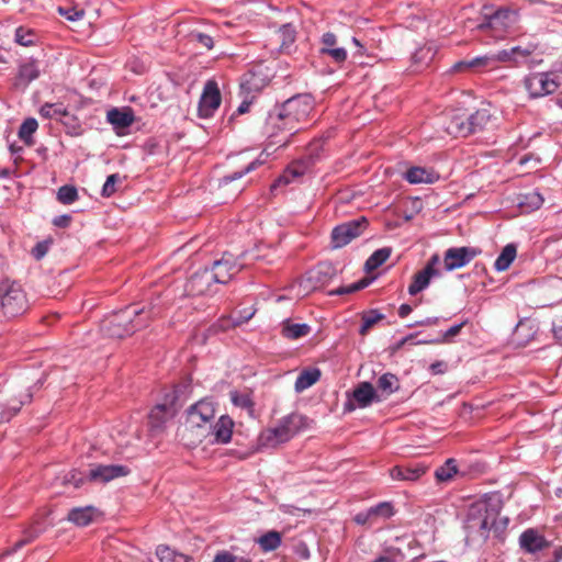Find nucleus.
<instances>
[{
	"label": "nucleus",
	"instance_id": "obj_1",
	"mask_svg": "<svg viewBox=\"0 0 562 562\" xmlns=\"http://www.w3.org/2000/svg\"><path fill=\"white\" fill-rule=\"evenodd\" d=\"M153 315V308L145 310L135 305L127 306L104 318L101 324V330L110 338L122 339L147 327Z\"/></svg>",
	"mask_w": 562,
	"mask_h": 562
},
{
	"label": "nucleus",
	"instance_id": "obj_2",
	"mask_svg": "<svg viewBox=\"0 0 562 562\" xmlns=\"http://www.w3.org/2000/svg\"><path fill=\"white\" fill-rule=\"evenodd\" d=\"M314 109V100L310 94H299L284 101L282 104L272 109L270 125L273 127L274 122L285 120V125L290 130L299 132L302 124L308 121L310 114Z\"/></svg>",
	"mask_w": 562,
	"mask_h": 562
},
{
	"label": "nucleus",
	"instance_id": "obj_3",
	"mask_svg": "<svg viewBox=\"0 0 562 562\" xmlns=\"http://www.w3.org/2000/svg\"><path fill=\"white\" fill-rule=\"evenodd\" d=\"M215 416L213 402L201 400L190 406L187 412V419L182 427V438L186 439L190 434V445H196L203 441L211 431L212 419Z\"/></svg>",
	"mask_w": 562,
	"mask_h": 562
},
{
	"label": "nucleus",
	"instance_id": "obj_4",
	"mask_svg": "<svg viewBox=\"0 0 562 562\" xmlns=\"http://www.w3.org/2000/svg\"><path fill=\"white\" fill-rule=\"evenodd\" d=\"M497 515L494 509H488L485 504L474 506L469 513L467 529L471 535L486 539L491 530L502 531L508 524V518L497 519Z\"/></svg>",
	"mask_w": 562,
	"mask_h": 562
},
{
	"label": "nucleus",
	"instance_id": "obj_5",
	"mask_svg": "<svg viewBox=\"0 0 562 562\" xmlns=\"http://www.w3.org/2000/svg\"><path fill=\"white\" fill-rule=\"evenodd\" d=\"M305 422L306 418L301 414L292 413L284 416L276 427L266 429L260 434V445L274 448L281 443L288 442L305 427Z\"/></svg>",
	"mask_w": 562,
	"mask_h": 562
},
{
	"label": "nucleus",
	"instance_id": "obj_6",
	"mask_svg": "<svg viewBox=\"0 0 562 562\" xmlns=\"http://www.w3.org/2000/svg\"><path fill=\"white\" fill-rule=\"evenodd\" d=\"M30 308V300L23 286L13 280L0 282V311L5 317L23 315Z\"/></svg>",
	"mask_w": 562,
	"mask_h": 562
},
{
	"label": "nucleus",
	"instance_id": "obj_7",
	"mask_svg": "<svg viewBox=\"0 0 562 562\" xmlns=\"http://www.w3.org/2000/svg\"><path fill=\"white\" fill-rule=\"evenodd\" d=\"M483 15V22L479 23L475 29L488 31L494 38H503L506 33L514 29L519 20L518 12L507 8L491 12L490 7H484Z\"/></svg>",
	"mask_w": 562,
	"mask_h": 562
},
{
	"label": "nucleus",
	"instance_id": "obj_8",
	"mask_svg": "<svg viewBox=\"0 0 562 562\" xmlns=\"http://www.w3.org/2000/svg\"><path fill=\"white\" fill-rule=\"evenodd\" d=\"M553 72H536L525 79V88L531 98H540L553 93L560 86Z\"/></svg>",
	"mask_w": 562,
	"mask_h": 562
},
{
	"label": "nucleus",
	"instance_id": "obj_9",
	"mask_svg": "<svg viewBox=\"0 0 562 562\" xmlns=\"http://www.w3.org/2000/svg\"><path fill=\"white\" fill-rule=\"evenodd\" d=\"M380 398L373 385L370 382H360L351 393L347 395V401L344 404V411L351 413L357 408H366L373 402H379Z\"/></svg>",
	"mask_w": 562,
	"mask_h": 562
},
{
	"label": "nucleus",
	"instance_id": "obj_10",
	"mask_svg": "<svg viewBox=\"0 0 562 562\" xmlns=\"http://www.w3.org/2000/svg\"><path fill=\"white\" fill-rule=\"evenodd\" d=\"M367 225L364 217L349 221L336 226L331 232V243L334 248H341L349 244L353 238L361 235Z\"/></svg>",
	"mask_w": 562,
	"mask_h": 562
},
{
	"label": "nucleus",
	"instance_id": "obj_11",
	"mask_svg": "<svg viewBox=\"0 0 562 562\" xmlns=\"http://www.w3.org/2000/svg\"><path fill=\"white\" fill-rule=\"evenodd\" d=\"M480 250L473 247H453L446 250L443 256L445 269L452 271L464 267L473 260Z\"/></svg>",
	"mask_w": 562,
	"mask_h": 562
},
{
	"label": "nucleus",
	"instance_id": "obj_12",
	"mask_svg": "<svg viewBox=\"0 0 562 562\" xmlns=\"http://www.w3.org/2000/svg\"><path fill=\"white\" fill-rule=\"evenodd\" d=\"M221 104V93L215 81H207L199 102L200 117L207 119Z\"/></svg>",
	"mask_w": 562,
	"mask_h": 562
},
{
	"label": "nucleus",
	"instance_id": "obj_13",
	"mask_svg": "<svg viewBox=\"0 0 562 562\" xmlns=\"http://www.w3.org/2000/svg\"><path fill=\"white\" fill-rule=\"evenodd\" d=\"M131 470L122 464H98L90 469L88 479L92 482L108 483L112 480L126 476Z\"/></svg>",
	"mask_w": 562,
	"mask_h": 562
},
{
	"label": "nucleus",
	"instance_id": "obj_14",
	"mask_svg": "<svg viewBox=\"0 0 562 562\" xmlns=\"http://www.w3.org/2000/svg\"><path fill=\"white\" fill-rule=\"evenodd\" d=\"M272 116V110L269 111L268 116L266 119L263 132L266 136L271 139L272 144H279V146H285L290 137L293 136L296 132L295 130H290L288 125H285V120H279L274 122L273 127L270 125V120Z\"/></svg>",
	"mask_w": 562,
	"mask_h": 562
},
{
	"label": "nucleus",
	"instance_id": "obj_15",
	"mask_svg": "<svg viewBox=\"0 0 562 562\" xmlns=\"http://www.w3.org/2000/svg\"><path fill=\"white\" fill-rule=\"evenodd\" d=\"M222 277L221 273L212 274L210 269H203L193 273L186 284V290L191 295H203L210 292V286L215 283L214 278Z\"/></svg>",
	"mask_w": 562,
	"mask_h": 562
},
{
	"label": "nucleus",
	"instance_id": "obj_16",
	"mask_svg": "<svg viewBox=\"0 0 562 562\" xmlns=\"http://www.w3.org/2000/svg\"><path fill=\"white\" fill-rule=\"evenodd\" d=\"M243 268V265L237 262L236 259H234L231 255H224L222 259L216 260L213 263L212 274L221 273L222 277L214 278L215 283H227L233 276L238 273Z\"/></svg>",
	"mask_w": 562,
	"mask_h": 562
},
{
	"label": "nucleus",
	"instance_id": "obj_17",
	"mask_svg": "<svg viewBox=\"0 0 562 562\" xmlns=\"http://www.w3.org/2000/svg\"><path fill=\"white\" fill-rule=\"evenodd\" d=\"M445 128L449 135L454 137H468L472 135L469 116L463 112L449 113Z\"/></svg>",
	"mask_w": 562,
	"mask_h": 562
},
{
	"label": "nucleus",
	"instance_id": "obj_18",
	"mask_svg": "<svg viewBox=\"0 0 562 562\" xmlns=\"http://www.w3.org/2000/svg\"><path fill=\"white\" fill-rule=\"evenodd\" d=\"M427 471V467L419 462L395 465L390 470V476L396 481L415 482Z\"/></svg>",
	"mask_w": 562,
	"mask_h": 562
},
{
	"label": "nucleus",
	"instance_id": "obj_19",
	"mask_svg": "<svg viewBox=\"0 0 562 562\" xmlns=\"http://www.w3.org/2000/svg\"><path fill=\"white\" fill-rule=\"evenodd\" d=\"M40 75L41 70L35 60L25 61L20 65L13 86L15 89L24 91Z\"/></svg>",
	"mask_w": 562,
	"mask_h": 562
},
{
	"label": "nucleus",
	"instance_id": "obj_20",
	"mask_svg": "<svg viewBox=\"0 0 562 562\" xmlns=\"http://www.w3.org/2000/svg\"><path fill=\"white\" fill-rule=\"evenodd\" d=\"M312 165V160L308 159H301L292 162L284 172L279 177L277 182L272 186V188L281 184H288L294 181L295 179L301 178L304 176L310 167Z\"/></svg>",
	"mask_w": 562,
	"mask_h": 562
},
{
	"label": "nucleus",
	"instance_id": "obj_21",
	"mask_svg": "<svg viewBox=\"0 0 562 562\" xmlns=\"http://www.w3.org/2000/svg\"><path fill=\"white\" fill-rule=\"evenodd\" d=\"M234 422L228 415H222L216 424L211 425L209 435L214 436V442L227 443L232 439Z\"/></svg>",
	"mask_w": 562,
	"mask_h": 562
},
{
	"label": "nucleus",
	"instance_id": "obj_22",
	"mask_svg": "<svg viewBox=\"0 0 562 562\" xmlns=\"http://www.w3.org/2000/svg\"><path fill=\"white\" fill-rule=\"evenodd\" d=\"M520 547L529 552L536 553L548 546V541L535 529H527L519 537Z\"/></svg>",
	"mask_w": 562,
	"mask_h": 562
},
{
	"label": "nucleus",
	"instance_id": "obj_23",
	"mask_svg": "<svg viewBox=\"0 0 562 562\" xmlns=\"http://www.w3.org/2000/svg\"><path fill=\"white\" fill-rule=\"evenodd\" d=\"M175 413L176 408L172 403L157 404L148 415L151 428L160 429L164 424L175 415Z\"/></svg>",
	"mask_w": 562,
	"mask_h": 562
},
{
	"label": "nucleus",
	"instance_id": "obj_24",
	"mask_svg": "<svg viewBox=\"0 0 562 562\" xmlns=\"http://www.w3.org/2000/svg\"><path fill=\"white\" fill-rule=\"evenodd\" d=\"M337 274L336 267L330 262H321L310 271L308 279L315 286H323L329 283Z\"/></svg>",
	"mask_w": 562,
	"mask_h": 562
},
{
	"label": "nucleus",
	"instance_id": "obj_25",
	"mask_svg": "<svg viewBox=\"0 0 562 562\" xmlns=\"http://www.w3.org/2000/svg\"><path fill=\"white\" fill-rule=\"evenodd\" d=\"M106 119L115 128H126L134 123V113L130 108H114L108 111Z\"/></svg>",
	"mask_w": 562,
	"mask_h": 562
},
{
	"label": "nucleus",
	"instance_id": "obj_26",
	"mask_svg": "<svg viewBox=\"0 0 562 562\" xmlns=\"http://www.w3.org/2000/svg\"><path fill=\"white\" fill-rule=\"evenodd\" d=\"M404 178L412 184L434 183L438 179V175L424 167H411L405 172Z\"/></svg>",
	"mask_w": 562,
	"mask_h": 562
},
{
	"label": "nucleus",
	"instance_id": "obj_27",
	"mask_svg": "<svg viewBox=\"0 0 562 562\" xmlns=\"http://www.w3.org/2000/svg\"><path fill=\"white\" fill-rule=\"evenodd\" d=\"M31 398L32 395L26 393L20 400L13 398L7 404L0 402V424L9 422Z\"/></svg>",
	"mask_w": 562,
	"mask_h": 562
},
{
	"label": "nucleus",
	"instance_id": "obj_28",
	"mask_svg": "<svg viewBox=\"0 0 562 562\" xmlns=\"http://www.w3.org/2000/svg\"><path fill=\"white\" fill-rule=\"evenodd\" d=\"M321 378V371L317 368H312L307 370H303L299 376L296 378L294 390L297 393L303 392L304 390L311 387L315 384Z\"/></svg>",
	"mask_w": 562,
	"mask_h": 562
},
{
	"label": "nucleus",
	"instance_id": "obj_29",
	"mask_svg": "<svg viewBox=\"0 0 562 562\" xmlns=\"http://www.w3.org/2000/svg\"><path fill=\"white\" fill-rule=\"evenodd\" d=\"M471 125V133L475 134L485 130L490 123L492 115L488 109H479L475 112L468 114Z\"/></svg>",
	"mask_w": 562,
	"mask_h": 562
},
{
	"label": "nucleus",
	"instance_id": "obj_30",
	"mask_svg": "<svg viewBox=\"0 0 562 562\" xmlns=\"http://www.w3.org/2000/svg\"><path fill=\"white\" fill-rule=\"evenodd\" d=\"M311 333V326L307 324H295L290 319L282 323V335L289 339H299Z\"/></svg>",
	"mask_w": 562,
	"mask_h": 562
},
{
	"label": "nucleus",
	"instance_id": "obj_31",
	"mask_svg": "<svg viewBox=\"0 0 562 562\" xmlns=\"http://www.w3.org/2000/svg\"><path fill=\"white\" fill-rule=\"evenodd\" d=\"M93 512L92 506L72 508L68 514V520L80 527L88 526L92 521Z\"/></svg>",
	"mask_w": 562,
	"mask_h": 562
},
{
	"label": "nucleus",
	"instance_id": "obj_32",
	"mask_svg": "<svg viewBox=\"0 0 562 562\" xmlns=\"http://www.w3.org/2000/svg\"><path fill=\"white\" fill-rule=\"evenodd\" d=\"M436 277L432 274L429 269H423L414 274L413 282L408 286V293L411 295H416L417 293L425 290L429 283L431 278Z\"/></svg>",
	"mask_w": 562,
	"mask_h": 562
},
{
	"label": "nucleus",
	"instance_id": "obj_33",
	"mask_svg": "<svg viewBox=\"0 0 562 562\" xmlns=\"http://www.w3.org/2000/svg\"><path fill=\"white\" fill-rule=\"evenodd\" d=\"M156 557L160 562H190L191 558L172 550L170 547L159 544L156 548Z\"/></svg>",
	"mask_w": 562,
	"mask_h": 562
},
{
	"label": "nucleus",
	"instance_id": "obj_34",
	"mask_svg": "<svg viewBox=\"0 0 562 562\" xmlns=\"http://www.w3.org/2000/svg\"><path fill=\"white\" fill-rule=\"evenodd\" d=\"M517 255V248L514 244L506 245L499 256L496 258L494 267L497 271H505L513 263Z\"/></svg>",
	"mask_w": 562,
	"mask_h": 562
},
{
	"label": "nucleus",
	"instance_id": "obj_35",
	"mask_svg": "<svg viewBox=\"0 0 562 562\" xmlns=\"http://www.w3.org/2000/svg\"><path fill=\"white\" fill-rule=\"evenodd\" d=\"M44 531V528L40 527L38 522L35 521L34 524H32L31 526H29L27 528H25L23 530V538L18 541L13 548L11 550H9L7 553L8 554H11L13 552H15L16 550L21 549L22 547H24L25 544L32 542L33 540H35L42 532Z\"/></svg>",
	"mask_w": 562,
	"mask_h": 562
},
{
	"label": "nucleus",
	"instance_id": "obj_36",
	"mask_svg": "<svg viewBox=\"0 0 562 562\" xmlns=\"http://www.w3.org/2000/svg\"><path fill=\"white\" fill-rule=\"evenodd\" d=\"M44 531V528L40 527L38 522L35 521L34 524H32L31 526H29L27 528H25L23 530V538L18 541L13 548L11 550H9L7 553L8 554H11L13 552H15L16 550L21 549L22 547H24L25 544L32 542L33 540H35L42 532Z\"/></svg>",
	"mask_w": 562,
	"mask_h": 562
},
{
	"label": "nucleus",
	"instance_id": "obj_37",
	"mask_svg": "<svg viewBox=\"0 0 562 562\" xmlns=\"http://www.w3.org/2000/svg\"><path fill=\"white\" fill-rule=\"evenodd\" d=\"M391 248L384 247L375 250L366 261L367 271H373L382 266L390 257Z\"/></svg>",
	"mask_w": 562,
	"mask_h": 562
},
{
	"label": "nucleus",
	"instance_id": "obj_38",
	"mask_svg": "<svg viewBox=\"0 0 562 562\" xmlns=\"http://www.w3.org/2000/svg\"><path fill=\"white\" fill-rule=\"evenodd\" d=\"M544 199L538 191H531L521 196L519 205L525 207L527 211H535L541 207Z\"/></svg>",
	"mask_w": 562,
	"mask_h": 562
},
{
	"label": "nucleus",
	"instance_id": "obj_39",
	"mask_svg": "<svg viewBox=\"0 0 562 562\" xmlns=\"http://www.w3.org/2000/svg\"><path fill=\"white\" fill-rule=\"evenodd\" d=\"M458 472L457 462L454 459H448L443 465L439 467L435 476L439 482H447L451 480Z\"/></svg>",
	"mask_w": 562,
	"mask_h": 562
},
{
	"label": "nucleus",
	"instance_id": "obj_40",
	"mask_svg": "<svg viewBox=\"0 0 562 562\" xmlns=\"http://www.w3.org/2000/svg\"><path fill=\"white\" fill-rule=\"evenodd\" d=\"M37 127L38 123L34 117H29L24 120L18 133L20 139L23 140L25 144L31 145L32 135L36 132Z\"/></svg>",
	"mask_w": 562,
	"mask_h": 562
},
{
	"label": "nucleus",
	"instance_id": "obj_41",
	"mask_svg": "<svg viewBox=\"0 0 562 562\" xmlns=\"http://www.w3.org/2000/svg\"><path fill=\"white\" fill-rule=\"evenodd\" d=\"M258 543L263 551H273L280 547L281 536L278 531H269L259 538Z\"/></svg>",
	"mask_w": 562,
	"mask_h": 562
},
{
	"label": "nucleus",
	"instance_id": "obj_42",
	"mask_svg": "<svg viewBox=\"0 0 562 562\" xmlns=\"http://www.w3.org/2000/svg\"><path fill=\"white\" fill-rule=\"evenodd\" d=\"M295 29L291 24H284L279 29L278 36L281 41L280 48L288 50L295 42Z\"/></svg>",
	"mask_w": 562,
	"mask_h": 562
},
{
	"label": "nucleus",
	"instance_id": "obj_43",
	"mask_svg": "<svg viewBox=\"0 0 562 562\" xmlns=\"http://www.w3.org/2000/svg\"><path fill=\"white\" fill-rule=\"evenodd\" d=\"M492 56H480L475 57L471 60H461L453 65L452 69L454 71H461L463 69L469 68H477V67H485L492 61Z\"/></svg>",
	"mask_w": 562,
	"mask_h": 562
},
{
	"label": "nucleus",
	"instance_id": "obj_44",
	"mask_svg": "<svg viewBox=\"0 0 562 562\" xmlns=\"http://www.w3.org/2000/svg\"><path fill=\"white\" fill-rule=\"evenodd\" d=\"M378 387L386 394H392L398 389V380L392 373H384L378 380Z\"/></svg>",
	"mask_w": 562,
	"mask_h": 562
},
{
	"label": "nucleus",
	"instance_id": "obj_45",
	"mask_svg": "<svg viewBox=\"0 0 562 562\" xmlns=\"http://www.w3.org/2000/svg\"><path fill=\"white\" fill-rule=\"evenodd\" d=\"M78 199V191L74 186H63L58 189L57 200L63 204H71Z\"/></svg>",
	"mask_w": 562,
	"mask_h": 562
},
{
	"label": "nucleus",
	"instance_id": "obj_46",
	"mask_svg": "<svg viewBox=\"0 0 562 562\" xmlns=\"http://www.w3.org/2000/svg\"><path fill=\"white\" fill-rule=\"evenodd\" d=\"M40 114L45 119H57L66 115L67 110L58 104L45 103L41 106Z\"/></svg>",
	"mask_w": 562,
	"mask_h": 562
},
{
	"label": "nucleus",
	"instance_id": "obj_47",
	"mask_svg": "<svg viewBox=\"0 0 562 562\" xmlns=\"http://www.w3.org/2000/svg\"><path fill=\"white\" fill-rule=\"evenodd\" d=\"M370 283V280L369 279H361L348 286H340L336 290H333L329 292L330 295H344V294H351L353 292H357L359 290H362L364 289L366 286H368Z\"/></svg>",
	"mask_w": 562,
	"mask_h": 562
},
{
	"label": "nucleus",
	"instance_id": "obj_48",
	"mask_svg": "<svg viewBox=\"0 0 562 562\" xmlns=\"http://www.w3.org/2000/svg\"><path fill=\"white\" fill-rule=\"evenodd\" d=\"M232 403L237 406L248 411L252 409L254 403L248 393H239L237 391H232L229 393Z\"/></svg>",
	"mask_w": 562,
	"mask_h": 562
},
{
	"label": "nucleus",
	"instance_id": "obj_49",
	"mask_svg": "<svg viewBox=\"0 0 562 562\" xmlns=\"http://www.w3.org/2000/svg\"><path fill=\"white\" fill-rule=\"evenodd\" d=\"M383 317L384 316L375 310H372L369 313L364 314L362 317V325L359 330L360 334L366 335L368 330Z\"/></svg>",
	"mask_w": 562,
	"mask_h": 562
},
{
	"label": "nucleus",
	"instance_id": "obj_50",
	"mask_svg": "<svg viewBox=\"0 0 562 562\" xmlns=\"http://www.w3.org/2000/svg\"><path fill=\"white\" fill-rule=\"evenodd\" d=\"M394 509L391 503L383 502L378 504L376 506H373L369 508V515H372V517H382V518H390L393 516Z\"/></svg>",
	"mask_w": 562,
	"mask_h": 562
},
{
	"label": "nucleus",
	"instance_id": "obj_51",
	"mask_svg": "<svg viewBox=\"0 0 562 562\" xmlns=\"http://www.w3.org/2000/svg\"><path fill=\"white\" fill-rule=\"evenodd\" d=\"M435 55V52L430 46H425L419 48L414 55L413 60L416 64H427L429 63Z\"/></svg>",
	"mask_w": 562,
	"mask_h": 562
},
{
	"label": "nucleus",
	"instance_id": "obj_52",
	"mask_svg": "<svg viewBox=\"0 0 562 562\" xmlns=\"http://www.w3.org/2000/svg\"><path fill=\"white\" fill-rule=\"evenodd\" d=\"M319 53L330 56L336 63H342L347 58V50L342 47L319 48Z\"/></svg>",
	"mask_w": 562,
	"mask_h": 562
},
{
	"label": "nucleus",
	"instance_id": "obj_53",
	"mask_svg": "<svg viewBox=\"0 0 562 562\" xmlns=\"http://www.w3.org/2000/svg\"><path fill=\"white\" fill-rule=\"evenodd\" d=\"M120 179L117 173L110 175L102 187V195L106 198L111 196L116 191L115 184Z\"/></svg>",
	"mask_w": 562,
	"mask_h": 562
},
{
	"label": "nucleus",
	"instance_id": "obj_54",
	"mask_svg": "<svg viewBox=\"0 0 562 562\" xmlns=\"http://www.w3.org/2000/svg\"><path fill=\"white\" fill-rule=\"evenodd\" d=\"M260 165V162L258 160H255V161H251L244 170L241 171H236V172H233L232 175H227L225 176L222 181L224 183H229L234 180H237V179H240L243 176H245L246 173L255 170L257 168V166Z\"/></svg>",
	"mask_w": 562,
	"mask_h": 562
},
{
	"label": "nucleus",
	"instance_id": "obj_55",
	"mask_svg": "<svg viewBox=\"0 0 562 562\" xmlns=\"http://www.w3.org/2000/svg\"><path fill=\"white\" fill-rule=\"evenodd\" d=\"M190 38L192 42H198L207 49H212L214 46L213 38L210 35L204 34V33L191 32Z\"/></svg>",
	"mask_w": 562,
	"mask_h": 562
},
{
	"label": "nucleus",
	"instance_id": "obj_56",
	"mask_svg": "<svg viewBox=\"0 0 562 562\" xmlns=\"http://www.w3.org/2000/svg\"><path fill=\"white\" fill-rule=\"evenodd\" d=\"M213 562H250V560L244 557H236L228 551H221L214 557Z\"/></svg>",
	"mask_w": 562,
	"mask_h": 562
},
{
	"label": "nucleus",
	"instance_id": "obj_57",
	"mask_svg": "<svg viewBox=\"0 0 562 562\" xmlns=\"http://www.w3.org/2000/svg\"><path fill=\"white\" fill-rule=\"evenodd\" d=\"M58 12L69 21H79L85 15L83 10H78L76 8L64 9V8L59 7Z\"/></svg>",
	"mask_w": 562,
	"mask_h": 562
},
{
	"label": "nucleus",
	"instance_id": "obj_58",
	"mask_svg": "<svg viewBox=\"0 0 562 562\" xmlns=\"http://www.w3.org/2000/svg\"><path fill=\"white\" fill-rule=\"evenodd\" d=\"M52 244V240H43L37 243L34 248L32 249V255L36 260L42 259L49 249V246Z\"/></svg>",
	"mask_w": 562,
	"mask_h": 562
},
{
	"label": "nucleus",
	"instance_id": "obj_59",
	"mask_svg": "<svg viewBox=\"0 0 562 562\" xmlns=\"http://www.w3.org/2000/svg\"><path fill=\"white\" fill-rule=\"evenodd\" d=\"M83 482V476L80 472L72 470L64 476V484H72L75 487H79Z\"/></svg>",
	"mask_w": 562,
	"mask_h": 562
},
{
	"label": "nucleus",
	"instance_id": "obj_60",
	"mask_svg": "<svg viewBox=\"0 0 562 562\" xmlns=\"http://www.w3.org/2000/svg\"><path fill=\"white\" fill-rule=\"evenodd\" d=\"M492 60L496 61H513L515 64H518V58L516 56H513V52L510 49H503L498 52L496 55L492 56Z\"/></svg>",
	"mask_w": 562,
	"mask_h": 562
},
{
	"label": "nucleus",
	"instance_id": "obj_61",
	"mask_svg": "<svg viewBox=\"0 0 562 562\" xmlns=\"http://www.w3.org/2000/svg\"><path fill=\"white\" fill-rule=\"evenodd\" d=\"M465 323L467 322H462L460 324L451 326L447 331H445V334L442 335V338L436 339L435 342L447 341L450 338L457 336L461 331V329L465 325Z\"/></svg>",
	"mask_w": 562,
	"mask_h": 562
},
{
	"label": "nucleus",
	"instance_id": "obj_62",
	"mask_svg": "<svg viewBox=\"0 0 562 562\" xmlns=\"http://www.w3.org/2000/svg\"><path fill=\"white\" fill-rule=\"evenodd\" d=\"M252 315H254V312H250L247 315L236 317L232 321V324H229V319H222L221 326L223 329H227L231 326L241 325V324L246 323L247 321H249L252 317Z\"/></svg>",
	"mask_w": 562,
	"mask_h": 562
},
{
	"label": "nucleus",
	"instance_id": "obj_63",
	"mask_svg": "<svg viewBox=\"0 0 562 562\" xmlns=\"http://www.w3.org/2000/svg\"><path fill=\"white\" fill-rule=\"evenodd\" d=\"M321 43V48H334L337 44V36L331 32H326L322 35Z\"/></svg>",
	"mask_w": 562,
	"mask_h": 562
},
{
	"label": "nucleus",
	"instance_id": "obj_64",
	"mask_svg": "<svg viewBox=\"0 0 562 562\" xmlns=\"http://www.w3.org/2000/svg\"><path fill=\"white\" fill-rule=\"evenodd\" d=\"M510 50L513 52V56H516L518 58V63L522 59H526L530 54L532 53V48L530 47H521V46H515L512 47Z\"/></svg>",
	"mask_w": 562,
	"mask_h": 562
}]
</instances>
